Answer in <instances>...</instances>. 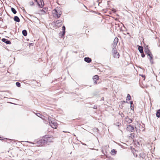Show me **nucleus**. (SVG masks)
<instances>
[{
    "instance_id": "nucleus-1",
    "label": "nucleus",
    "mask_w": 160,
    "mask_h": 160,
    "mask_svg": "<svg viewBox=\"0 0 160 160\" xmlns=\"http://www.w3.org/2000/svg\"><path fill=\"white\" fill-rule=\"evenodd\" d=\"M53 140V138L52 137H48L47 136H45L43 137L42 139L39 140L38 142V143H40V145L43 146L45 143L49 142H52Z\"/></svg>"
},
{
    "instance_id": "nucleus-2",
    "label": "nucleus",
    "mask_w": 160,
    "mask_h": 160,
    "mask_svg": "<svg viewBox=\"0 0 160 160\" xmlns=\"http://www.w3.org/2000/svg\"><path fill=\"white\" fill-rule=\"evenodd\" d=\"M49 122L50 125L53 128L56 129L58 125L56 120L50 117H48Z\"/></svg>"
},
{
    "instance_id": "nucleus-3",
    "label": "nucleus",
    "mask_w": 160,
    "mask_h": 160,
    "mask_svg": "<svg viewBox=\"0 0 160 160\" xmlns=\"http://www.w3.org/2000/svg\"><path fill=\"white\" fill-rule=\"evenodd\" d=\"M52 13L55 18H58L61 15V11H52Z\"/></svg>"
},
{
    "instance_id": "nucleus-4",
    "label": "nucleus",
    "mask_w": 160,
    "mask_h": 160,
    "mask_svg": "<svg viewBox=\"0 0 160 160\" xmlns=\"http://www.w3.org/2000/svg\"><path fill=\"white\" fill-rule=\"evenodd\" d=\"M35 1L37 2V3L40 8H42L44 5L43 2L42 0H35Z\"/></svg>"
},
{
    "instance_id": "nucleus-5",
    "label": "nucleus",
    "mask_w": 160,
    "mask_h": 160,
    "mask_svg": "<svg viewBox=\"0 0 160 160\" xmlns=\"http://www.w3.org/2000/svg\"><path fill=\"white\" fill-rule=\"evenodd\" d=\"M127 130L130 132H133L134 130V128L131 125H128L127 126Z\"/></svg>"
},
{
    "instance_id": "nucleus-6",
    "label": "nucleus",
    "mask_w": 160,
    "mask_h": 160,
    "mask_svg": "<svg viewBox=\"0 0 160 160\" xmlns=\"http://www.w3.org/2000/svg\"><path fill=\"white\" fill-rule=\"evenodd\" d=\"M118 38L117 37L115 38L112 44L113 47L115 48L116 47L118 42Z\"/></svg>"
},
{
    "instance_id": "nucleus-7",
    "label": "nucleus",
    "mask_w": 160,
    "mask_h": 160,
    "mask_svg": "<svg viewBox=\"0 0 160 160\" xmlns=\"http://www.w3.org/2000/svg\"><path fill=\"white\" fill-rule=\"evenodd\" d=\"M2 41L7 44H10L11 43V42L10 41H9L8 40L4 38H3L2 39Z\"/></svg>"
},
{
    "instance_id": "nucleus-8",
    "label": "nucleus",
    "mask_w": 160,
    "mask_h": 160,
    "mask_svg": "<svg viewBox=\"0 0 160 160\" xmlns=\"http://www.w3.org/2000/svg\"><path fill=\"white\" fill-rule=\"evenodd\" d=\"M148 56L149 57V58L150 59V62L152 64L153 63V55L152 54L151 52L149 53L148 55Z\"/></svg>"
},
{
    "instance_id": "nucleus-9",
    "label": "nucleus",
    "mask_w": 160,
    "mask_h": 160,
    "mask_svg": "<svg viewBox=\"0 0 160 160\" xmlns=\"http://www.w3.org/2000/svg\"><path fill=\"white\" fill-rule=\"evenodd\" d=\"M114 51V53H113V56L114 58H119V54L117 52H116L114 50H113Z\"/></svg>"
},
{
    "instance_id": "nucleus-10",
    "label": "nucleus",
    "mask_w": 160,
    "mask_h": 160,
    "mask_svg": "<svg viewBox=\"0 0 160 160\" xmlns=\"http://www.w3.org/2000/svg\"><path fill=\"white\" fill-rule=\"evenodd\" d=\"M62 21L60 20H59L58 21H57L56 22V24L57 26H61L62 25Z\"/></svg>"
},
{
    "instance_id": "nucleus-11",
    "label": "nucleus",
    "mask_w": 160,
    "mask_h": 160,
    "mask_svg": "<svg viewBox=\"0 0 160 160\" xmlns=\"http://www.w3.org/2000/svg\"><path fill=\"white\" fill-rule=\"evenodd\" d=\"M84 60L85 62L88 63L91 62L92 61L91 59L88 57L85 58H84Z\"/></svg>"
},
{
    "instance_id": "nucleus-12",
    "label": "nucleus",
    "mask_w": 160,
    "mask_h": 160,
    "mask_svg": "<svg viewBox=\"0 0 160 160\" xmlns=\"http://www.w3.org/2000/svg\"><path fill=\"white\" fill-rule=\"evenodd\" d=\"M138 50L141 53H142L143 52V48L142 46H139L138 47Z\"/></svg>"
},
{
    "instance_id": "nucleus-13",
    "label": "nucleus",
    "mask_w": 160,
    "mask_h": 160,
    "mask_svg": "<svg viewBox=\"0 0 160 160\" xmlns=\"http://www.w3.org/2000/svg\"><path fill=\"white\" fill-rule=\"evenodd\" d=\"M14 19L15 21L17 22H19L20 21L19 18L17 16L14 17Z\"/></svg>"
},
{
    "instance_id": "nucleus-14",
    "label": "nucleus",
    "mask_w": 160,
    "mask_h": 160,
    "mask_svg": "<svg viewBox=\"0 0 160 160\" xmlns=\"http://www.w3.org/2000/svg\"><path fill=\"white\" fill-rule=\"evenodd\" d=\"M62 36H63L65 33V27L64 26H63L62 27Z\"/></svg>"
},
{
    "instance_id": "nucleus-15",
    "label": "nucleus",
    "mask_w": 160,
    "mask_h": 160,
    "mask_svg": "<svg viewBox=\"0 0 160 160\" xmlns=\"http://www.w3.org/2000/svg\"><path fill=\"white\" fill-rule=\"evenodd\" d=\"M22 34L25 36H26L27 35V31L25 30H24L22 31Z\"/></svg>"
},
{
    "instance_id": "nucleus-16",
    "label": "nucleus",
    "mask_w": 160,
    "mask_h": 160,
    "mask_svg": "<svg viewBox=\"0 0 160 160\" xmlns=\"http://www.w3.org/2000/svg\"><path fill=\"white\" fill-rule=\"evenodd\" d=\"M156 115L158 118L160 117V109L158 110L156 113Z\"/></svg>"
},
{
    "instance_id": "nucleus-17",
    "label": "nucleus",
    "mask_w": 160,
    "mask_h": 160,
    "mask_svg": "<svg viewBox=\"0 0 160 160\" xmlns=\"http://www.w3.org/2000/svg\"><path fill=\"white\" fill-rule=\"evenodd\" d=\"M145 52L148 55V54L151 53L150 51L148 49H145Z\"/></svg>"
},
{
    "instance_id": "nucleus-18",
    "label": "nucleus",
    "mask_w": 160,
    "mask_h": 160,
    "mask_svg": "<svg viewBox=\"0 0 160 160\" xmlns=\"http://www.w3.org/2000/svg\"><path fill=\"white\" fill-rule=\"evenodd\" d=\"M93 79V81H94V80H98L99 79V77L98 75H96L94 76Z\"/></svg>"
},
{
    "instance_id": "nucleus-19",
    "label": "nucleus",
    "mask_w": 160,
    "mask_h": 160,
    "mask_svg": "<svg viewBox=\"0 0 160 160\" xmlns=\"http://www.w3.org/2000/svg\"><path fill=\"white\" fill-rule=\"evenodd\" d=\"M116 153V151L115 149H112L111 151V154L112 155H115Z\"/></svg>"
},
{
    "instance_id": "nucleus-20",
    "label": "nucleus",
    "mask_w": 160,
    "mask_h": 160,
    "mask_svg": "<svg viewBox=\"0 0 160 160\" xmlns=\"http://www.w3.org/2000/svg\"><path fill=\"white\" fill-rule=\"evenodd\" d=\"M131 99V96L129 94H128L127 97V100H129Z\"/></svg>"
},
{
    "instance_id": "nucleus-21",
    "label": "nucleus",
    "mask_w": 160,
    "mask_h": 160,
    "mask_svg": "<svg viewBox=\"0 0 160 160\" xmlns=\"http://www.w3.org/2000/svg\"><path fill=\"white\" fill-rule=\"evenodd\" d=\"M16 85L18 87H20L21 86V84L20 83L18 82H17L16 83Z\"/></svg>"
},
{
    "instance_id": "nucleus-22",
    "label": "nucleus",
    "mask_w": 160,
    "mask_h": 160,
    "mask_svg": "<svg viewBox=\"0 0 160 160\" xmlns=\"http://www.w3.org/2000/svg\"><path fill=\"white\" fill-rule=\"evenodd\" d=\"M39 14H44V13H46V12H45V11H39Z\"/></svg>"
},
{
    "instance_id": "nucleus-23",
    "label": "nucleus",
    "mask_w": 160,
    "mask_h": 160,
    "mask_svg": "<svg viewBox=\"0 0 160 160\" xmlns=\"http://www.w3.org/2000/svg\"><path fill=\"white\" fill-rule=\"evenodd\" d=\"M127 122L129 123H131L132 121V120L131 119L129 118L127 119Z\"/></svg>"
},
{
    "instance_id": "nucleus-24",
    "label": "nucleus",
    "mask_w": 160,
    "mask_h": 160,
    "mask_svg": "<svg viewBox=\"0 0 160 160\" xmlns=\"http://www.w3.org/2000/svg\"><path fill=\"white\" fill-rule=\"evenodd\" d=\"M36 115L38 116V117L42 118V117H41V116L42 115H41L40 113H37L36 114Z\"/></svg>"
},
{
    "instance_id": "nucleus-25",
    "label": "nucleus",
    "mask_w": 160,
    "mask_h": 160,
    "mask_svg": "<svg viewBox=\"0 0 160 160\" xmlns=\"http://www.w3.org/2000/svg\"><path fill=\"white\" fill-rule=\"evenodd\" d=\"M141 55L142 58H144L145 56V54H144V52H142V53H141Z\"/></svg>"
},
{
    "instance_id": "nucleus-26",
    "label": "nucleus",
    "mask_w": 160,
    "mask_h": 160,
    "mask_svg": "<svg viewBox=\"0 0 160 160\" xmlns=\"http://www.w3.org/2000/svg\"><path fill=\"white\" fill-rule=\"evenodd\" d=\"M34 3L33 2H30V4L31 6L33 5Z\"/></svg>"
},
{
    "instance_id": "nucleus-27",
    "label": "nucleus",
    "mask_w": 160,
    "mask_h": 160,
    "mask_svg": "<svg viewBox=\"0 0 160 160\" xmlns=\"http://www.w3.org/2000/svg\"><path fill=\"white\" fill-rule=\"evenodd\" d=\"M120 124H120V123L118 122H117V123H116V125L117 126H119V125H120Z\"/></svg>"
},
{
    "instance_id": "nucleus-28",
    "label": "nucleus",
    "mask_w": 160,
    "mask_h": 160,
    "mask_svg": "<svg viewBox=\"0 0 160 160\" xmlns=\"http://www.w3.org/2000/svg\"><path fill=\"white\" fill-rule=\"evenodd\" d=\"M97 80H94V81H94V84H97Z\"/></svg>"
},
{
    "instance_id": "nucleus-29",
    "label": "nucleus",
    "mask_w": 160,
    "mask_h": 160,
    "mask_svg": "<svg viewBox=\"0 0 160 160\" xmlns=\"http://www.w3.org/2000/svg\"><path fill=\"white\" fill-rule=\"evenodd\" d=\"M14 14H15L17 13L16 11H12Z\"/></svg>"
},
{
    "instance_id": "nucleus-30",
    "label": "nucleus",
    "mask_w": 160,
    "mask_h": 160,
    "mask_svg": "<svg viewBox=\"0 0 160 160\" xmlns=\"http://www.w3.org/2000/svg\"><path fill=\"white\" fill-rule=\"evenodd\" d=\"M130 104H131V107H132V105L133 104V102L132 101H131L130 102Z\"/></svg>"
},
{
    "instance_id": "nucleus-31",
    "label": "nucleus",
    "mask_w": 160,
    "mask_h": 160,
    "mask_svg": "<svg viewBox=\"0 0 160 160\" xmlns=\"http://www.w3.org/2000/svg\"><path fill=\"white\" fill-rule=\"evenodd\" d=\"M11 10H15V9L13 8H11Z\"/></svg>"
},
{
    "instance_id": "nucleus-32",
    "label": "nucleus",
    "mask_w": 160,
    "mask_h": 160,
    "mask_svg": "<svg viewBox=\"0 0 160 160\" xmlns=\"http://www.w3.org/2000/svg\"><path fill=\"white\" fill-rule=\"evenodd\" d=\"M63 132H67L66 131H65V132L64 131Z\"/></svg>"
},
{
    "instance_id": "nucleus-33",
    "label": "nucleus",
    "mask_w": 160,
    "mask_h": 160,
    "mask_svg": "<svg viewBox=\"0 0 160 160\" xmlns=\"http://www.w3.org/2000/svg\"><path fill=\"white\" fill-rule=\"evenodd\" d=\"M92 11L93 12H95V11Z\"/></svg>"
}]
</instances>
